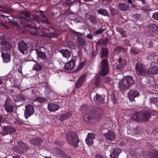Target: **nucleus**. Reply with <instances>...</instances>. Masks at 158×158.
Returning <instances> with one entry per match:
<instances>
[{"label":"nucleus","mask_w":158,"mask_h":158,"mask_svg":"<svg viewBox=\"0 0 158 158\" xmlns=\"http://www.w3.org/2000/svg\"><path fill=\"white\" fill-rule=\"evenodd\" d=\"M4 121V118L1 115H0V123H2Z\"/></svg>","instance_id":"obj_61"},{"label":"nucleus","mask_w":158,"mask_h":158,"mask_svg":"<svg viewBox=\"0 0 158 158\" xmlns=\"http://www.w3.org/2000/svg\"><path fill=\"white\" fill-rule=\"evenodd\" d=\"M25 27L27 28H32L34 27L33 26L30 24H26L25 25Z\"/></svg>","instance_id":"obj_60"},{"label":"nucleus","mask_w":158,"mask_h":158,"mask_svg":"<svg viewBox=\"0 0 158 158\" xmlns=\"http://www.w3.org/2000/svg\"><path fill=\"white\" fill-rule=\"evenodd\" d=\"M96 135L93 133H88L85 141L88 145H92L94 143L93 140L95 138Z\"/></svg>","instance_id":"obj_13"},{"label":"nucleus","mask_w":158,"mask_h":158,"mask_svg":"<svg viewBox=\"0 0 158 158\" xmlns=\"http://www.w3.org/2000/svg\"><path fill=\"white\" fill-rule=\"evenodd\" d=\"M118 64L116 66V69L121 71L123 70L124 67L127 64V61L125 59H122L120 57L118 59Z\"/></svg>","instance_id":"obj_12"},{"label":"nucleus","mask_w":158,"mask_h":158,"mask_svg":"<svg viewBox=\"0 0 158 158\" xmlns=\"http://www.w3.org/2000/svg\"><path fill=\"white\" fill-rule=\"evenodd\" d=\"M108 54V49L106 48H102L99 54L101 55L100 58L107 57Z\"/></svg>","instance_id":"obj_25"},{"label":"nucleus","mask_w":158,"mask_h":158,"mask_svg":"<svg viewBox=\"0 0 158 158\" xmlns=\"http://www.w3.org/2000/svg\"><path fill=\"white\" fill-rule=\"evenodd\" d=\"M86 38L89 39H92L93 38V36L92 35L90 34H88L86 36Z\"/></svg>","instance_id":"obj_58"},{"label":"nucleus","mask_w":158,"mask_h":158,"mask_svg":"<svg viewBox=\"0 0 158 158\" xmlns=\"http://www.w3.org/2000/svg\"><path fill=\"white\" fill-rule=\"evenodd\" d=\"M116 31L119 33L121 34L122 36L124 37L127 36L126 31L122 28L120 27L117 28L116 29Z\"/></svg>","instance_id":"obj_37"},{"label":"nucleus","mask_w":158,"mask_h":158,"mask_svg":"<svg viewBox=\"0 0 158 158\" xmlns=\"http://www.w3.org/2000/svg\"><path fill=\"white\" fill-rule=\"evenodd\" d=\"M70 113L69 112H68L67 113L62 114L61 116V118L64 119H67L70 116Z\"/></svg>","instance_id":"obj_46"},{"label":"nucleus","mask_w":158,"mask_h":158,"mask_svg":"<svg viewBox=\"0 0 158 158\" xmlns=\"http://www.w3.org/2000/svg\"><path fill=\"white\" fill-rule=\"evenodd\" d=\"M95 85L97 87H100L102 86V82L99 79L97 78L96 79Z\"/></svg>","instance_id":"obj_42"},{"label":"nucleus","mask_w":158,"mask_h":158,"mask_svg":"<svg viewBox=\"0 0 158 158\" xmlns=\"http://www.w3.org/2000/svg\"><path fill=\"white\" fill-rule=\"evenodd\" d=\"M110 91H108V95L110 96L111 99L113 102H116V100L115 98L114 94L113 92H110Z\"/></svg>","instance_id":"obj_43"},{"label":"nucleus","mask_w":158,"mask_h":158,"mask_svg":"<svg viewBox=\"0 0 158 158\" xmlns=\"http://www.w3.org/2000/svg\"><path fill=\"white\" fill-rule=\"evenodd\" d=\"M104 135L107 139L110 141H114L116 138V133L112 131H109L105 133Z\"/></svg>","instance_id":"obj_15"},{"label":"nucleus","mask_w":158,"mask_h":158,"mask_svg":"<svg viewBox=\"0 0 158 158\" xmlns=\"http://www.w3.org/2000/svg\"><path fill=\"white\" fill-rule=\"evenodd\" d=\"M153 18L156 20H158V12L155 13L152 15Z\"/></svg>","instance_id":"obj_54"},{"label":"nucleus","mask_w":158,"mask_h":158,"mask_svg":"<svg viewBox=\"0 0 158 158\" xmlns=\"http://www.w3.org/2000/svg\"><path fill=\"white\" fill-rule=\"evenodd\" d=\"M149 155L153 158H158V151L152 150L149 153Z\"/></svg>","instance_id":"obj_38"},{"label":"nucleus","mask_w":158,"mask_h":158,"mask_svg":"<svg viewBox=\"0 0 158 158\" xmlns=\"http://www.w3.org/2000/svg\"><path fill=\"white\" fill-rule=\"evenodd\" d=\"M97 12L98 14H100L105 16H107L110 17V14L106 9L104 8H100L97 10Z\"/></svg>","instance_id":"obj_24"},{"label":"nucleus","mask_w":158,"mask_h":158,"mask_svg":"<svg viewBox=\"0 0 158 158\" xmlns=\"http://www.w3.org/2000/svg\"><path fill=\"white\" fill-rule=\"evenodd\" d=\"M46 62L48 64H52L54 63V59L53 56L50 55L47 57L46 60Z\"/></svg>","instance_id":"obj_39"},{"label":"nucleus","mask_w":158,"mask_h":158,"mask_svg":"<svg viewBox=\"0 0 158 158\" xmlns=\"http://www.w3.org/2000/svg\"><path fill=\"white\" fill-rule=\"evenodd\" d=\"M105 28L102 29L100 28L99 29L97 30L94 34L96 35L101 34L105 31Z\"/></svg>","instance_id":"obj_49"},{"label":"nucleus","mask_w":158,"mask_h":158,"mask_svg":"<svg viewBox=\"0 0 158 158\" xmlns=\"http://www.w3.org/2000/svg\"><path fill=\"white\" fill-rule=\"evenodd\" d=\"M108 60L106 59H103L100 64V70L99 74L104 77L109 72Z\"/></svg>","instance_id":"obj_4"},{"label":"nucleus","mask_w":158,"mask_h":158,"mask_svg":"<svg viewBox=\"0 0 158 158\" xmlns=\"http://www.w3.org/2000/svg\"><path fill=\"white\" fill-rule=\"evenodd\" d=\"M12 9L9 8H6L2 10V11L5 13H10Z\"/></svg>","instance_id":"obj_51"},{"label":"nucleus","mask_w":158,"mask_h":158,"mask_svg":"<svg viewBox=\"0 0 158 158\" xmlns=\"http://www.w3.org/2000/svg\"><path fill=\"white\" fill-rule=\"evenodd\" d=\"M75 66V63L73 58H72L69 62L64 64V69L67 70H70L73 69Z\"/></svg>","instance_id":"obj_16"},{"label":"nucleus","mask_w":158,"mask_h":158,"mask_svg":"<svg viewBox=\"0 0 158 158\" xmlns=\"http://www.w3.org/2000/svg\"><path fill=\"white\" fill-rule=\"evenodd\" d=\"M110 80V77H106L105 80V82L106 83H108L109 82Z\"/></svg>","instance_id":"obj_62"},{"label":"nucleus","mask_w":158,"mask_h":158,"mask_svg":"<svg viewBox=\"0 0 158 158\" xmlns=\"http://www.w3.org/2000/svg\"><path fill=\"white\" fill-rule=\"evenodd\" d=\"M135 70L137 74L138 75H142L145 73V66L140 63H137L136 64Z\"/></svg>","instance_id":"obj_11"},{"label":"nucleus","mask_w":158,"mask_h":158,"mask_svg":"<svg viewBox=\"0 0 158 158\" xmlns=\"http://www.w3.org/2000/svg\"><path fill=\"white\" fill-rule=\"evenodd\" d=\"M102 110L101 109L97 108L95 110L93 114H87L85 116L84 118L87 122L91 121L93 119V116L96 119L98 120L102 116Z\"/></svg>","instance_id":"obj_6"},{"label":"nucleus","mask_w":158,"mask_h":158,"mask_svg":"<svg viewBox=\"0 0 158 158\" xmlns=\"http://www.w3.org/2000/svg\"><path fill=\"white\" fill-rule=\"evenodd\" d=\"M18 99L19 101H24L25 99V97L22 95L18 96Z\"/></svg>","instance_id":"obj_52"},{"label":"nucleus","mask_w":158,"mask_h":158,"mask_svg":"<svg viewBox=\"0 0 158 158\" xmlns=\"http://www.w3.org/2000/svg\"><path fill=\"white\" fill-rule=\"evenodd\" d=\"M34 18L35 19H36L40 21L41 22L45 23L47 24H48V19L45 17L42 18H41L40 20V17L39 16L36 15L35 16H34Z\"/></svg>","instance_id":"obj_33"},{"label":"nucleus","mask_w":158,"mask_h":158,"mask_svg":"<svg viewBox=\"0 0 158 158\" xmlns=\"http://www.w3.org/2000/svg\"><path fill=\"white\" fill-rule=\"evenodd\" d=\"M3 129V131L1 132L0 134L3 136L10 134L16 131V129L10 126H4Z\"/></svg>","instance_id":"obj_9"},{"label":"nucleus","mask_w":158,"mask_h":158,"mask_svg":"<svg viewBox=\"0 0 158 158\" xmlns=\"http://www.w3.org/2000/svg\"><path fill=\"white\" fill-rule=\"evenodd\" d=\"M40 15L41 16V18L45 17V14L44 13H43V11H40Z\"/></svg>","instance_id":"obj_64"},{"label":"nucleus","mask_w":158,"mask_h":158,"mask_svg":"<svg viewBox=\"0 0 158 158\" xmlns=\"http://www.w3.org/2000/svg\"><path fill=\"white\" fill-rule=\"evenodd\" d=\"M42 66L37 64H35L33 67V69L37 71L41 69Z\"/></svg>","instance_id":"obj_47"},{"label":"nucleus","mask_w":158,"mask_h":158,"mask_svg":"<svg viewBox=\"0 0 158 158\" xmlns=\"http://www.w3.org/2000/svg\"><path fill=\"white\" fill-rule=\"evenodd\" d=\"M76 38L77 40V44L78 46L85 49L87 45L85 40L83 38L79 37H77Z\"/></svg>","instance_id":"obj_20"},{"label":"nucleus","mask_w":158,"mask_h":158,"mask_svg":"<svg viewBox=\"0 0 158 158\" xmlns=\"http://www.w3.org/2000/svg\"><path fill=\"white\" fill-rule=\"evenodd\" d=\"M42 141L41 139L40 138L33 139L30 140V142L32 144L40 146Z\"/></svg>","instance_id":"obj_28"},{"label":"nucleus","mask_w":158,"mask_h":158,"mask_svg":"<svg viewBox=\"0 0 158 158\" xmlns=\"http://www.w3.org/2000/svg\"><path fill=\"white\" fill-rule=\"evenodd\" d=\"M152 115L150 110H144L136 112L132 116V118L139 122H147Z\"/></svg>","instance_id":"obj_1"},{"label":"nucleus","mask_w":158,"mask_h":158,"mask_svg":"<svg viewBox=\"0 0 158 158\" xmlns=\"http://www.w3.org/2000/svg\"><path fill=\"white\" fill-rule=\"evenodd\" d=\"M66 137L69 143L74 147H77L78 145L79 139L75 132L73 131H69L66 134Z\"/></svg>","instance_id":"obj_3"},{"label":"nucleus","mask_w":158,"mask_h":158,"mask_svg":"<svg viewBox=\"0 0 158 158\" xmlns=\"http://www.w3.org/2000/svg\"><path fill=\"white\" fill-rule=\"evenodd\" d=\"M70 32L73 34H75L77 36L80 37L82 36L83 35V33L79 32L76 31L73 29L70 28L69 29Z\"/></svg>","instance_id":"obj_44"},{"label":"nucleus","mask_w":158,"mask_h":158,"mask_svg":"<svg viewBox=\"0 0 158 158\" xmlns=\"http://www.w3.org/2000/svg\"><path fill=\"white\" fill-rule=\"evenodd\" d=\"M89 20L90 23L93 24H95L97 23V19L96 17L94 15H89Z\"/></svg>","instance_id":"obj_36"},{"label":"nucleus","mask_w":158,"mask_h":158,"mask_svg":"<svg viewBox=\"0 0 158 158\" xmlns=\"http://www.w3.org/2000/svg\"><path fill=\"white\" fill-rule=\"evenodd\" d=\"M60 108V106L56 104L50 103L48 105V109L50 111H54L57 110Z\"/></svg>","instance_id":"obj_26"},{"label":"nucleus","mask_w":158,"mask_h":158,"mask_svg":"<svg viewBox=\"0 0 158 158\" xmlns=\"http://www.w3.org/2000/svg\"><path fill=\"white\" fill-rule=\"evenodd\" d=\"M20 13L21 15H24L26 17L30 18L31 16V13L27 11L24 10L21 11Z\"/></svg>","instance_id":"obj_41"},{"label":"nucleus","mask_w":158,"mask_h":158,"mask_svg":"<svg viewBox=\"0 0 158 158\" xmlns=\"http://www.w3.org/2000/svg\"><path fill=\"white\" fill-rule=\"evenodd\" d=\"M158 72V67L156 66L150 67L147 70V73L149 74H156Z\"/></svg>","instance_id":"obj_23"},{"label":"nucleus","mask_w":158,"mask_h":158,"mask_svg":"<svg viewBox=\"0 0 158 158\" xmlns=\"http://www.w3.org/2000/svg\"><path fill=\"white\" fill-rule=\"evenodd\" d=\"M86 77V75L85 74L82 75L80 77L76 82V88H78L83 84Z\"/></svg>","instance_id":"obj_18"},{"label":"nucleus","mask_w":158,"mask_h":158,"mask_svg":"<svg viewBox=\"0 0 158 158\" xmlns=\"http://www.w3.org/2000/svg\"><path fill=\"white\" fill-rule=\"evenodd\" d=\"M135 81L132 76L124 77L119 82L118 87L122 90L127 89L135 83Z\"/></svg>","instance_id":"obj_2"},{"label":"nucleus","mask_w":158,"mask_h":158,"mask_svg":"<svg viewBox=\"0 0 158 158\" xmlns=\"http://www.w3.org/2000/svg\"><path fill=\"white\" fill-rule=\"evenodd\" d=\"M0 50L1 52H6L11 48V45L8 41H3L0 43Z\"/></svg>","instance_id":"obj_10"},{"label":"nucleus","mask_w":158,"mask_h":158,"mask_svg":"<svg viewBox=\"0 0 158 158\" xmlns=\"http://www.w3.org/2000/svg\"><path fill=\"white\" fill-rule=\"evenodd\" d=\"M23 67V65L22 64H20L19 65V68L18 69V72L20 73H22V70Z\"/></svg>","instance_id":"obj_57"},{"label":"nucleus","mask_w":158,"mask_h":158,"mask_svg":"<svg viewBox=\"0 0 158 158\" xmlns=\"http://www.w3.org/2000/svg\"><path fill=\"white\" fill-rule=\"evenodd\" d=\"M107 149L110 154V158H118V156L121 152V150L111 145L108 146Z\"/></svg>","instance_id":"obj_7"},{"label":"nucleus","mask_w":158,"mask_h":158,"mask_svg":"<svg viewBox=\"0 0 158 158\" xmlns=\"http://www.w3.org/2000/svg\"><path fill=\"white\" fill-rule=\"evenodd\" d=\"M85 64V61H83L81 62H80L79 64V65L77 69V71H79L84 66V65Z\"/></svg>","instance_id":"obj_50"},{"label":"nucleus","mask_w":158,"mask_h":158,"mask_svg":"<svg viewBox=\"0 0 158 158\" xmlns=\"http://www.w3.org/2000/svg\"><path fill=\"white\" fill-rule=\"evenodd\" d=\"M150 103H153L158 106V98L152 97L149 99Z\"/></svg>","instance_id":"obj_40"},{"label":"nucleus","mask_w":158,"mask_h":158,"mask_svg":"<svg viewBox=\"0 0 158 158\" xmlns=\"http://www.w3.org/2000/svg\"><path fill=\"white\" fill-rule=\"evenodd\" d=\"M50 88L48 85L44 88V92L45 93L46 95L49 98H51V94L52 93L50 91Z\"/></svg>","instance_id":"obj_35"},{"label":"nucleus","mask_w":158,"mask_h":158,"mask_svg":"<svg viewBox=\"0 0 158 158\" xmlns=\"http://www.w3.org/2000/svg\"><path fill=\"white\" fill-rule=\"evenodd\" d=\"M18 147L14 146L12 148L13 150L15 152L20 154H23L25 152L27 151L29 149V147L23 142L19 141L17 142Z\"/></svg>","instance_id":"obj_5"},{"label":"nucleus","mask_w":158,"mask_h":158,"mask_svg":"<svg viewBox=\"0 0 158 158\" xmlns=\"http://www.w3.org/2000/svg\"><path fill=\"white\" fill-rule=\"evenodd\" d=\"M41 85L42 87H44V88L47 86L48 85V83L46 82H42L41 83Z\"/></svg>","instance_id":"obj_56"},{"label":"nucleus","mask_w":158,"mask_h":158,"mask_svg":"<svg viewBox=\"0 0 158 158\" xmlns=\"http://www.w3.org/2000/svg\"><path fill=\"white\" fill-rule=\"evenodd\" d=\"M60 52L63 56L66 58H69L70 56L71 53L67 49H62L60 51Z\"/></svg>","instance_id":"obj_29"},{"label":"nucleus","mask_w":158,"mask_h":158,"mask_svg":"<svg viewBox=\"0 0 158 158\" xmlns=\"http://www.w3.org/2000/svg\"><path fill=\"white\" fill-rule=\"evenodd\" d=\"M35 101L39 102L40 103H42L44 102H46L47 101V100L45 98H44L39 97H37L35 100Z\"/></svg>","instance_id":"obj_45"},{"label":"nucleus","mask_w":158,"mask_h":158,"mask_svg":"<svg viewBox=\"0 0 158 158\" xmlns=\"http://www.w3.org/2000/svg\"><path fill=\"white\" fill-rule=\"evenodd\" d=\"M18 46L19 50L20 52L23 54H24L27 48L26 43L24 41H21L19 43Z\"/></svg>","instance_id":"obj_19"},{"label":"nucleus","mask_w":158,"mask_h":158,"mask_svg":"<svg viewBox=\"0 0 158 158\" xmlns=\"http://www.w3.org/2000/svg\"><path fill=\"white\" fill-rule=\"evenodd\" d=\"M108 39L107 38H106L105 39L103 40L102 42V44H103L104 46H105L106 44L108 43Z\"/></svg>","instance_id":"obj_53"},{"label":"nucleus","mask_w":158,"mask_h":158,"mask_svg":"<svg viewBox=\"0 0 158 158\" xmlns=\"http://www.w3.org/2000/svg\"><path fill=\"white\" fill-rule=\"evenodd\" d=\"M55 152L58 155L60 156L62 158H71L65 154V153L62 150L59 148L56 149Z\"/></svg>","instance_id":"obj_22"},{"label":"nucleus","mask_w":158,"mask_h":158,"mask_svg":"<svg viewBox=\"0 0 158 158\" xmlns=\"http://www.w3.org/2000/svg\"><path fill=\"white\" fill-rule=\"evenodd\" d=\"M31 34H34L36 35H39L43 37H47L48 36V35L47 33L44 31L39 32L38 33H35V32H31Z\"/></svg>","instance_id":"obj_34"},{"label":"nucleus","mask_w":158,"mask_h":158,"mask_svg":"<svg viewBox=\"0 0 158 158\" xmlns=\"http://www.w3.org/2000/svg\"><path fill=\"white\" fill-rule=\"evenodd\" d=\"M8 100L7 99L5 104L4 108L5 110L8 112L11 113L13 111L14 109V106L8 103Z\"/></svg>","instance_id":"obj_27"},{"label":"nucleus","mask_w":158,"mask_h":158,"mask_svg":"<svg viewBox=\"0 0 158 158\" xmlns=\"http://www.w3.org/2000/svg\"><path fill=\"white\" fill-rule=\"evenodd\" d=\"M131 52L132 54H133L135 55H137L138 53V52L136 51L134 49H133L131 50Z\"/></svg>","instance_id":"obj_59"},{"label":"nucleus","mask_w":158,"mask_h":158,"mask_svg":"<svg viewBox=\"0 0 158 158\" xmlns=\"http://www.w3.org/2000/svg\"><path fill=\"white\" fill-rule=\"evenodd\" d=\"M118 6L119 9L123 11L127 10L129 9V6L127 4L123 3L119 4Z\"/></svg>","instance_id":"obj_32"},{"label":"nucleus","mask_w":158,"mask_h":158,"mask_svg":"<svg viewBox=\"0 0 158 158\" xmlns=\"http://www.w3.org/2000/svg\"><path fill=\"white\" fill-rule=\"evenodd\" d=\"M37 56L38 59L40 58L41 60H44L46 58V55L45 52L41 51H37Z\"/></svg>","instance_id":"obj_31"},{"label":"nucleus","mask_w":158,"mask_h":158,"mask_svg":"<svg viewBox=\"0 0 158 158\" xmlns=\"http://www.w3.org/2000/svg\"><path fill=\"white\" fill-rule=\"evenodd\" d=\"M139 95V93L138 91L134 90H130L128 93L127 97L130 100L134 101L135 98Z\"/></svg>","instance_id":"obj_14"},{"label":"nucleus","mask_w":158,"mask_h":158,"mask_svg":"<svg viewBox=\"0 0 158 158\" xmlns=\"http://www.w3.org/2000/svg\"><path fill=\"white\" fill-rule=\"evenodd\" d=\"M25 108L24 116L26 119H27L34 114V110L33 106L30 104L26 105Z\"/></svg>","instance_id":"obj_8"},{"label":"nucleus","mask_w":158,"mask_h":158,"mask_svg":"<svg viewBox=\"0 0 158 158\" xmlns=\"http://www.w3.org/2000/svg\"><path fill=\"white\" fill-rule=\"evenodd\" d=\"M67 45L68 47L71 48L74 46L73 43L72 41H70L67 43Z\"/></svg>","instance_id":"obj_55"},{"label":"nucleus","mask_w":158,"mask_h":158,"mask_svg":"<svg viewBox=\"0 0 158 158\" xmlns=\"http://www.w3.org/2000/svg\"><path fill=\"white\" fill-rule=\"evenodd\" d=\"M110 10L112 15H116L118 13V11L113 8H110Z\"/></svg>","instance_id":"obj_48"},{"label":"nucleus","mask_w":158,"mask_h":158,"mask_svg":"<svg viewBox=\"0 0 158 158\" xmlns=\"http://www.w3.org/2000/svg\"><path fill=\"white\" fill-rule=\"evenodd\" d=\"M105 97V95H100L98 94H97L94 97V100L98 105L102 104L104 102Z\"/></svg>","instance_id":"obj_17"},{"label":"nucleus","mask_w":158,"mask_h":158,"mask_svg":"<svg viewBox=\"0 0 158 158\" xmlns=\"http://www.w3.org/2000/svg\"><path fill=\"white\" fill-rule=\"evenodd\" d=\"M148 30L153 32H158V26L154 24H149L147 26Z\"/></svg>","instance_id":"obj_30"},{"label":"nucleus","mask_w":158,"mask_h":158,"mask_svg":"<svg viewBox=\"0 0 158 158\" xmlns=\"http://www.w3.org/2000/svg\"><path fill=\"white\" fill-rule=\"evenodd\" d=\"M2 53L1 56L3 59V62L5 63L9 62L11 60L10 56L8 53L1 52Z\"/></svg>","instance_id":"obj_21"},{"label":"nucleus","mask_w":158,"mask_h":158,"mask_svg":"<svg viewBox=\"0 0 158 158\" xmlns=\"http://www.w3.org/2000/svg\"><path fill=\"white\" fill-rule=\"evenodd\" d=\"M95 157L96 158H104V157L101 155L98 154H97L96 155Z\"/></svg>","instance_id":"obj_63"}]
</instances>
